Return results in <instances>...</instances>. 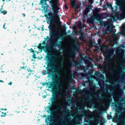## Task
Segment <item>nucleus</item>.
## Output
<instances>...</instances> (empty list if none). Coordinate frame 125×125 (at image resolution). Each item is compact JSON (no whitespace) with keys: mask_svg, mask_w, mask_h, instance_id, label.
<instances>
[{"mask_svg":"<svg viewBox=\"0 0 125 125\" xmlns=\"http://www.w3.org/2000/svg\"><path fill=\"white\" fill-rule=\"evenodd\" d=\"M52 9L53 11V13L49 12L48 14L49 16L48 21L49 22V25L51 29H52L53 27L57 26L58 27L55 28L54 31L52 32L50 36L53 38L55 36H56L58 37L57 38V40L60 37L63 38H64L63 35L58 36L57 35H56V34H60V32L59 29L61 28L62 24V22L60 21L59 15H58V11L56 10L54 7H52Z\"/></svg>","mask_w":125,"mask_h":125,"instance_id":"1","label":"nucleus"},{"mask_svg":"<svg viewBox=\"0 0 125 125\" xmlns=\"http://www.w3.org/2000/svg\"><path fill=\"white\" fill-rule=\"evenodd\" d=\"M52 83H51L50 85L52 87V92L54 93L53 94L52 96L51 97V104L48 107L50 110H51L52 106L55 105L58 100V96H60L62 95V90L63 88L62 85L60 83L59 79L60 78L56 77L54 75H52Z\"/></svg>","mask_w":125,"mask_h":125,"instance_id":"2","label":"nucleus"},{"mask_svg":"<svg viewBox=\"0 0 125 125\" xmlns=\"http://www.w3.org/2000/svg\"><path fill=\"white\" fill-rule=\"evenodd\" d=\"M57 57V56H55L53 58L49 56H46V58L47 59V66L48 67L50 68L48 70L49 72L47 71L46 73L50 75L52 74L50 72L55 74H57V75L56 77L61 78L62 76L60 70L62 67L63 63L62 62L60 63V64H57L55 62V60Z\"/></svg>","mask_w":125,"mask_h":125,"instance_id":"3","label":"nucleus"},{"mask_svg":"<svg viewBox=\"0 0 125 125\" xmlns=\"http://www.w3.org/2000/svg\"><path fill=\"white\" fill-rule=\"evenodd\" d=\"M114 98V96H113ZM116 97L117 99L116 100L114 99V102H112V104H115V107H117V105L121 107V110L118 109L117 111V112L118 114H121V115H118L117 114H116V116L115 118V119L116 122H119L121 124V125H125V116H123L122 114V109L125 110V108H123V103H121V102L124 101V100L123 98H121V96L119 95H118L116 96Z\"/></svg>","mask_w":125,"mask_h":125,"instance_id":"4","label":"nucleus"},{"mask_svg":"<svg viewBox=\"0 0 125 125\" xmlns=\"http://www.w3.org/2000/svg\"><path fill=\"white\" fill-rule=\"evenodd\" d=\"M71 121H74L75 122H73L71 121L69 123L66 122L65 123H62V121H59L61 123L60 125H78L80 123L79 120V118L77 116L74 117L73 118Z\"/></svg>","mask_w":125,"mask_h":125,"instance_id":"5","label":"nucleus"},{"mask_svg":"<svg viewBox=\"0 0 125 125\" xmlns=\"http://www.w3.org/2000/svg\"><path fill=\"white\" fill-rule=\"evenodd\" d=\"M59 107L63 109L64 111V115L63 116V117H64V116L68 115L69 112L71 113L72 112L71 110L67 109L66 106H64L62 105H60L59 106Z\"/></svg>","mask_w":125,"mask_h":125,"instance_id":"6","label":"nucleus"},{"mask_svg":"<svg viewBox=\"0 0 125 125\" xmlns=\"http://www.w3.org/2000/svg\"><path fill=\"white\" fill-rule=\"evenodd\" d=\"M70 4L73 7L76 9L79 8V6L76 3L75 0H70Z\"/></svg>","mask_w":125,"mask_h":125,"instance_id":"7","label":"nucleus"},{"mask_svg":"<svg viewBox=\"0 0 125 125\" xmlns=\"http://www.w3.org/2000/svg\"><path fill=\"white\" fill-rule=\"evenodd\" d=\"M92 8V6L91 5L86 6L85 7V10L83 12L84 14L85 15H86L89 12L91 9Z\"/></svg>","mask_w":125,"mask_h":125,"instance_id":"8","label":"nucleus"},{"mask_svg":"<svg viewBox=\"0 0 125 125\" xmlns=\"http://www.w3.org/2000/svg\"><path fill=\"white\" fill-rule=\"evenodd\" d=\"M113 54V52H112L109 50L104 54V56L105 58H106V60H109V59L108 58L110 56H111Z\"/></svg>","mask_w":125,"mask_h":125,"instance_id":"9","label":"nucleus"},{"mask_svg":"<svg viewBox=\"0 0 125 125\" xmlns=\"http://www.w3.org/2000/svg\"><path fill=\"white\" fill-rule=\"evenodd\" d=\"M58 43V40L55 41V42L53 44V45L55 47H58L60 48H61L62 46V42L60 41Z\"/></svg>","mask_w":125,"mask_h":125,"instance_id":"10","label":"nucleus"},{"mask_svg":"<svg viewBox=\"0 0 125 125\" xmlns=\"http://www.w3.org/2000/svg\"><path fill=\"white\" fill-rule=\"evenodd\" d=\"M46 50L47 52H48L50 51H55L56 50L55 48H54L52 47L51 46L49 45H46Z\"/></svg>","mask_w":125,"mask_h":125,"instance_id":"11","label":"nucleus"},{"mask_svg":"<svg viewBox=\"0 0 125 125\" xmlns=\"http://www.w3.org/2000/svg\"><path fill=\"white\" fill-rule=\"evenodd\" d=\"M87 23L89 24H94V17H92L88 18L87 20Z\"/></svg>","mask_w":125,"mask_h":125,"instance_id":"12","label":"nucleus"},{"mask_svg":"<svg viewBox=\"0 0 125 125\" xmlns=\"http://www.w3.org/2000/svg\"><path fill=\"white\" fill-rule=\"evenodd\" d=\"M95 18L97 20V21L100 22L102 21V20L103 19V17L102 15L100 14H99L95 16Z\"/></svg>","mask_w":125,"mask_h":125,"instance_id":"13","label":"nucleus"},{"mask_svg":"<svg viewBox=\"0 0 125 125\" xmlns=\"http://www.w3.org/2000/svg\"><path fill=\"white\" fill-rule=\"evenodd\" d=\"M99 10L98 8H95L93 11V14L95 16L99 14Z\"/></svg>","mask_w":125,"mask_h":125,"instance_id":"14","label":"nucleus"},{"mask_svg":"<svg viewBox=\"0 0 125 125\" xmlns=\"http://www.w3.org/2000/svg\"><path fill=\"white\" fill-rule=\"evenodd\" d=\"M107 27L106 28V30L107 31H109L110 32H112L113 30L111 28V24L110 23H108L106 24Z\"/></svg>","mask_w":125,"mask_h":125,"instance_id":"15","label":"nucleus"},{"mask_svg":"<svg viewBox=\"0 0 125 125\" xmlns=\"http://www.w3.org/2000/svg\"><path fill=\"white\" fill-rule=\"evenodd\" d=\"M70 63L71 64L74 66H76V65L77 64V63L76 62L75 60H73L72 62H71Z\"/></svg>","mask_w":125,"mask_h":125,"instance_id":"16","label":"nucleus"},{"mask_svg":"<svg viewBox=\"0 0 125 125\" xmlns=\"http://www.w3.org/2000/svg\"><path fill=\"white\" fill-rule=\"evenodd\" d=\"M85 36L84 35V34L82 33H81V36L79 37V39L80 40H83Z\"/></svg>","mask_w":125,"mask_h":125,"instance_id":"17","label":"nucleus"},{"mask_svg":"<svg viewBox=\"0 0 125 125\" xmlns=\"http://www.w3.org/2000/svg\"><path fill=\"white\" fill-rule=\"evenodd\" d=\"M101 114V112L100 111V112L97 115V117H96V118L97 120H99L100 118H102V117L100 115Z\"/></svg>","mask_w":125,"mask_h":125,"instance_id":"18","label":"nucleus"},{"mask_svg":"<svg viewBox=\"0 0 125 125\" xmlns=\"http://www.w3.org/2000/svg\"><path fill=\"white\" fill-rule=\"evenodd\" d=\"M47 116L48 117H46L45 120V122L46 123H48V122L50 119V115H47Z\"/></svg>","mask_w":125,"mask_h":125,"instance_id":"19","label":"nucleus"},{"mask_svg":"<svg viewBox=\"0 0 125 125\" xmlns=\"http://www.w3.org/2000/svg\"><path fill=\"white\" fill-rule=\"evenodd\" d=\"M106 4L107 7H109V8H111L112 7V5L111 4L108 2H106Z\"/></svg>","mask_w":125,"mask_h":125,"instance_id":"20","label":"nucleus"},{"mask_svg":"<svg viewBox=\"0 0 125 125\" xmlns=\"http://www.w3.org/2000/svg\"><path fill=\"white\" fill-rule=\"evenodd\" d=\"M37 48L39 49L42 50L43 48V47L42 46L41 43H40L38 46H37Z\"/></svg>","mask_w":125,"mask_h":125,"instance_id":"21","label":"nucleus"},{"mask_svg":"<svg viewBox=\"0 0 125 125\" xmlns=\"http://www.w3.org/2000/svg\"><path fill=\"white\" fill-rule=\"evenodd\" d=\"M0 11L1 13H2L4 15H5L7 14V12L6 11H1V9H0Z\"/></svg>","mask_w":125,"mask_h":125,"instance_id":"22","label":"nucleus"},{"mask_svg":"<svg viewBox=\"0 0 125 125\" xmlns=\"http://www.w3.org/2000/svg\"><path fill=\"white\" fill-rule=\"evenodd\" d=\"M86 101L87 102L89 103H92L93 101H92L91 99H89V100H86Z\"/></svg>","mask_w":125,"mask_h":125,"instance_id":"23","label":"nucleus"},{"mask_svg":"<svg viewBox=\"0 0 125 125\" xmlns=\"http://www.w3.org/2000/svg\"><path fill=\"white\" fill-rule=\"evenodd\" d=\"M55 8L56 10H58H58L60 9V8L58 7V5L57 4L55 6Z\"/></svg>","mask_w":125,"mask_h":125,"instance_id":"24","label":"nucleus"},{"mask_svg":"<svg viewBox=\"0 0 125 125\" xmlns=\"http://www.w3.org/2000/svg\"><path fill=\"white\" fill-rule=\"evenodd\" d=\"M44 40L46 41L47 40V42H48L49 40L50 41V40H49L50 39L49 38V37L48 36H47L46 37V38H44Z\"/></svg>","mask_w":125,"mask_h":125,"instance_id":"25","label":"nucleus"},{"mask_svg":"<svg viewBox=\"0 0 125 125\" xmlns=\"http://www.w3.org/2000/svg\"><path fill=\"white\" fill-rule=\"evenodd\" d=\"M82 113L84 115H85L86 114H88L87 111L85 110H84V112H82Z\"/></svg>","mask_w":125,"mask_h":125,"instance_id":"26","label":"nucleus"},{"mask_svg":"<svg viewBox=\"0 0 125 125\" xmlns=\"http://www.w3.org/2000/svg\"><path fill=\"white\" fill-rule=\"evenodd\" d=\"M1 113H2V115H0V116L1 117H4L6 115V113H3V112H1Z\"/></svg>","mask_w":125,"mask_h":125,"instance_id":"27","label":"nucleus"},{"mask_svg":"<svg viewBox=\"0 0 125 125\" xmlns=\"http://www.w3.org/2000/svg\"><path fill=\"white\" fill-rule=\"evenodd\" d=\"M125 73V72H121V78H122L123 77V75Z\"/></svg>","mask_w":125,"mask_h":125,"instance_id":"28","label":"nucleus"},{"mask_svg":"<svg viewBox=\"0 0 125 125\" xmlns=\"http://www.w3.org/2000/svg\"><path fill=\"white\" fill-rule=\"evenodd\" d=\"M102 40L101 39H100L98 40V42L99 44H101L102 42Z\"/></svg>","mask_w":125,"mask_h":125,"instance_id":"29","label":"nucleus"},{"mask_svg":"<svg viewBox=\"0 0 125 125\" xmlns=\"http://www.w3.org/2000/svg\"><path fill=\"white\" fill-rule=\"evenodd\" d=\"M33 55L32 56V58H33L36 59L37 58L35 56L36 54H35L34 53H33Z\"/></svg>","mask_w":125,"mask_h":125,"instance_id":"30","label":"nucleus"},{"mask_svg":"<svg viewBox=\"0 0 125 125\" xmlns=\"http://www.w3.org/2000/svg\"><path fill=\"white\" fill-rule=\"evenodd\" d=\"M75 52L74 51H71L70 55H75Z\"/></svg>","mask_w":125,"mask_h":125,"instance_id":"31","label":"nucleus"},{"mask_svg":"<svg viewBox=\"0 0 125 125\" xmlns=\"http://www.w3.org/2000/svg\"><path fill=\"white\" fill-rule=\"evenodd\" d=\"M26 66H23V67H21L20 68L21 70L22 69H24L25 70L26 69Z\"/></svg>","mask_w":125,"mask_h":125,"instance_id":"32","label":"nucleus"},{"mask_svg":"<svg viewBox=\"0 0 125 125\" xmlns=\"http://www.w3.org/2000/svg\"><path fill=\"white\" fill-rule=\"evenodd\" d=\"M64 7L65 9L66 10L68 8L67 5L66 3H65L64 5Z\"/></svg>","mask_w":125,"mask_h":125,"instance_id":"33","label":"nucleus"},{"mask_svg":"<svg viewBox=\"0 0 125 125\" xmlns=\"http://www.w3.org/2000/svg\"><path fill=\"white\" fill-rule=\"evenodd\" d=\"M80 90L78 89L76 90V91H75L74 93H75V94H77L79 92Z\"/></svg>","mask_w":125,"mask_h":125,"instance_id":"34","label":"nucleus"},{"mask_svg":"<svg viewBox=\"0 0 125 125\" xmlns=\"http://www.w3.org/2000/svg\"><path fill=\"white\" fill-rule=\"evenodd\" d=\"M27 70H28V71L29 72H32V71L30 69H29L28 70V69H27ZM31 73H29V75H30L31 74Z\"/></svg>","mask_w":125,"mask_h":125,"instance_id":"35","label":"nucleus"},{"mask_svg":"<svg viewBox=\"0 0 125 125\" xmlns=\"http://www.w3.org/2000/svg\"><path fill=\"white\" fill-rule=\"evenodd\" d=\"M122 13H125V8L123 9L122 10Z\"/></svg>","mask_w":125,"mask_h":125,"instance_id":"36","label":"nucleus"},{"mask_svg":"<svg viewBox=\"0 0 125 125\" xmlns=\"http://www.w3.org/2000/svg\"><path fill=\"white\" fill-rule=\"evenodd\" d=\"M108 99L110 101V102H111L112 101V99L110 97H108Z\"/></svg>","mask_w":125,"mask_h":125,"instance_id":"37","label":"nucleus"},{"mask_svg":"<svg viewBox=\"0 0 125 125\" xmlns=\"http://www.w3.org/2000/svg\"><path fill=\"white\" fill-rule=\"evenodd\" d=\"M79 48V47H76L74 48V51H76L78 50Z\"/></svg>","mask_w":125,"mask_h":125,"instance_id":"38","label":"nucleus"},{"mask_svg":"<svg viewBox=\"0 0 125 125\" xmlns=\"http://www.w3.org/2000/svg\"><path fill=\"white\" fill-rule=\"evenodd\" d=\"M121 66L123 70H124L125 68V66L121 64Z\"/></svg>","mask_w":125,"mask_h":125,"instance_id":"39","label":"nucleus"},{"mask_svg":"<svg viewBox=\"0 0 125 125\" xmlns=\"http://www.w3.org/2000/svg\"><path fill=\"white\" fill-rule=\"evenodd\" d=\"M46 44V43L45 41L44 40L43 41L42 43V44L43 45H45Z\"/></svg>","mask_w":125,"mask_h":125,"instance_id":"40","label":"nucleus"},{"mask_svg":"<svg viewBox=\"0 0 125 125\" xmlns=\"http://www.w3.org/2000/svg\"><path fill=\"white\" fill-rule=\"evenodd\" d=\"M104 47L106 49H107L108 48V46H105Z\"/></svg>","mask_w":125,"mask_h":125,"instance_id":"41","label":"nucleus"},{"mask_svg":"<svg viewBox=\"0 0 125 125\" xmlns=\"http://www.w3.org/2000/svg\"><path fill=\"white\" fill-rule=\"evenodd\" d=\"M46 83H45L44 82H43L42 83V85L43 86H44L45 85H46Z\"/></svg>","mask_w":125,"mask_h":125,"instance_id":"42","label":"nucleus"},{"mask_svg":"<svg viewBox=\"0 0 125 125\" xmlns=\"http://www.w3.org/2000/svg\"><path fill=\"white\" fill-rule=\"evenodd\" d=\"M31 52H33V53H34V51H35V50H33L32 48H31Z\"/></svg>","mask_w":125,"mask_h":125,"instance_id":"43","label":"nucleus"},{"mask_svg":"<svg viewBox=\"0 0 125 125\" xmlns=\"http://www.w3.org/2000/svg\"><path fill=\"white\" fill-rule=\"evenodd\" d=\"M12 83V82H10L9 83H8V84L9 85H11Z\"/></svg>","mask_w":125,"mask_h":125,"instance_id":"44","label":"nucleus"},{"mask_svg":"<svg viewBox=\"0 0 125 125\" xmlns=\"http://www.w3.org/2000/svg\"><path fill=\"white\" fill-rule=\"evenodd\" d=\"M74 86H72L71 87V89H74Z\"/></svg>","mask_w":125,"mask_h":125,"instance_id":"45","label":"nucleus"},{"mask_svg":"<svg viewBox=\"0 0 125 125\" xmlns=\"http://www.w3.org/2000/svg\"><path fill=\"white\" fill-rule=\"evenodd\" d=\"M22 15L24 17L25 16V13H22Z\"/></svg>","mask_w":125,"mask_h":125,"instance_id":"46","label":"nucleus"},{"mask_svg":"<svg viewBox=\"0 0 125 125\" xmlns=\"http://www.w3.org/2000/svg\"><path fill=\"white\" fill-rule=\"evenodd\" d=\"M6 24V23H5L4 25H3V28L4 29H5L6 28H5V25Z\"/></svg>","mask_w":125,"mask_h":125,"instance_id":"47","label":"nucleus"},{"mask_svg":"<svg viewBox=\"0 0 125 125\" xmlns=\"http://www.w3.org/2000/svg\"><path fill=\"white\" fill-rule=\"evenodd\" d=\"M1 109V110H7V109H6V108H5L4 109H3V108H2V109Z\"/></svg>","mask_w":125,"mask_h":125,"instance_id":"48","label":"nucleus"},{"mask_svg":"<svg viewBox=\"0 0 125 125\" xmlns=\"http://www.w3.org/2000/svg\"><path fill=\"white\" fill-rule=\"evenodd\" d=\"M106 5H104V6H103V7L104 8H106Z\"/></svg>","mask_w":125,"mask_h":125,"instance_id":"49","label":"nucleus"},{"mask_svg":"<svg viewBox=\"0 0 125 125\" xmlns=\"http://www.w3.org/2000/svg\"><path fill=\"white\" fill-rule=\"evenodd\" d=\"M15 112H16L17 113H19L20 112V111H15Z\"/></svg>","mask_w":125,"mask_h":125,"instance_id":"50","label":"nucleus"},{"mask_svg":"<svg viewBox=\"0 0 125 125\" xmlns=\"http://www.w3.org/2000/svg\"><path fill=\"white\" fill-rule=\"evenodd\" d=\"M68 119L69 120H70L71 119V117H69L68 118Z\"/></svg>","mask_w":125,"mask_h":125,"instance_id":"51","label":"nucleus"},{"mask_svg":"<svg viewBox=\"0 0 125 125\" xmlns=\"http://www.w3.org/2000/svg\"><path fill=\"white\" fill-rule=\"evenodd\" d=\"M0 82H2L3 83H4V81H2V80H0Z\"/></svg>","mask_w":125,"mask_h":125,"instance_id":"52","label":"nucleus"},{"mask_svg":"<svg viewBox=\"0 0 125 125\" xmlns=\"http://www.w3.org/2000/svg\"><path fill=\"white\" fill-rule=\"evenodd\" d=\"M46 116V115H43V117H45Z\"/></svg>","mask_w":125,"mask_h":125,"instance_id":"53","label":"nucleus"},{"mask_svg":"<svg viewBox=\"0 0 125 125\" xmlns=\"http://www.w3.org/2000/svg\"><path fill=\"white\" fill-rule=\"evenodd\" d=\"M45 83H46V85H48V83L47 82Z\"/></svg>","mask_w":125,"mask_h":125,"instance_id":"54","label":"nucleus"},{"mask_svg":"<svg viewBox=\"0 0 125 125\" xmlns=\"http://www.w3.org/2000/svg\"><path fill=\"white\" fill-rule=\"evenodd\" d=\"M3 6V5H2V6H1V9H0L1 10V9H2V7Z\"/></svg>","mask_w":125,"mask_h":125,"instance_id":"55","label":"nucleus"},{"mask_svg":"<svg viewBox=\"0 0 125 125\" xmlns=\"http://www.w3.org/2000/svg\"><path fill=\"white\" fill-rule=\"evenodd\" d=\"M36 52V53L37 54H38L39 53V52Z\"/></svg>","mask_w":125,"mask_h":125,"instance_id":"56","label":"nucleus"},{"mask_svg":"<svg viewBox=\"0 0 125 125\" xmlns=\"http://www.w3.org/2000/svg\"><path fill=\"white\" fill-rule=\"evenodd\" d=\"M96 98H97V99H99L100 98V97H99V98H97V97H96Z\"/></svg>","mask_w":125,"mask_h":125,"instance_id":"57","label":"nucleus"},{"mask_svg":"<svg viewBox=\"0 0 125 125\" xmlns=\"http://www.w3.org/2000/svg\"><path fill=\"white\" fill-rule=\"evenodd\" d=\"M37 52V51H36V50H35V51H34V53L35 52Z\"/></svg>","mask_w":125,"mask_h":125,"instance_id":"58","label":"nucleus"},{"mask_svg":"<svg viewBox=\"0 0 125 125\" xmlns=\"http://www.w3.org/2000/svg\"><path fill=\"white\" fill-rule=\"evenodd\" d=\"M5 0H2V2H3V1H4Z\"/></svg>","mask_w":125,"mask_h":125,"instance_id":"59","label":"nucleus"},{"mask_svg":"<svg viewBox=\"0 0 125 125\" xmlns=\"http://www.w3.org/2000/svg\"><path fill=\"white\" fill-rule=\"evenodd\" d=\"M114 69H116V67H114Z\"/></svg>","mask_w":125,"mask_h":125,"instance_id":"60","label":"nucleus"},{"mask_svg":"<svg viewBox=\"0 0 125 125\" xmlns=\"http://www.w3.org/2000/svg\"><path fill=\"white\" fill-rule=\"evenodd\" d=\"M24 64H25V63H23V65H24Z\"/></svg>","mask_w":125,"mask_h":125,"instance_id":"61","label":"nucleus"},{"mask_svg":"<svg viewBox=\"0 0 125 125\" xmlns=\"http://www.w3.org/2000/svg\"><path fill=\"white\" fill-rule=\"evenodd\" d=\"M30 51H31V48L30 49Z\"/></svg>","mask_w":125,"mask_h":125,"instance_id":"62","label":"nucleus"},{"mask_svg":"<svg viewBox=\"0 0 125 125\" xmlns=\"http://www.w3.org/2000/svg\"><path fill=\"white\" fill-rule=\"evenodd\" d=\"M11 0H9L8 1H10Z\"/></svg>","mask_w":125,"mask_h":125,"instance_id":"63","label":"nucleus"},{"mask_svg":"<svg viewBox=\"0 0 125 125\" xmlns=\"http://www.w3.org/2000/svg\"><path fill=\"white\" fill-rule=\"evenodd\" d=\"M120 15H122V14H121Z\"/></svg>","mask_w":125,"mask_h":125,"instance_id":"64","label":"nucleus"}]
</instances>
